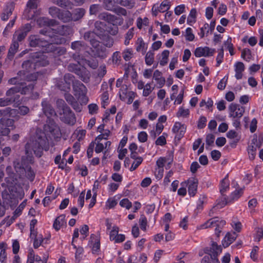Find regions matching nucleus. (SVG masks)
<instances>
[{
	"label": "nucleus",
	"instance_id": "nucleus-48",
	"mask_svg": "<svg viewBox=\"0 0 263 263\" xmlns=\"http://www.w3.org/2000/svg\"><path fill=\"white\" fill-rule=\"evenodd\" d=\"M257 147L256 146L249 145L248 148V152L250 160H254L255 158Z\"/></svg>",
	"mask_w": 263,
	"mask_h": 263
},
{
	"label": "nucleus",
	"instance_id": "nucleus-9",
	"mask_svg": "<svg viewBox=\"0 0 263 263\" xmlns=\"http://www.w3.org/2000/svg\"><path fill=\"white\" fill-rule=\"evenodd\" d=\"M13 123V120L11 119L1 118L0 120V133L2 136H6L10 133L8 128Z\"/></svg>",
	"mask_w": 263,
	"mask_h": 263
},
{
	"label": "nucleus",
	"instance_id": "nucleus-53",
	"mask_svg": "<svg viewBox=\"0 0 263 263\" xmlns=\"http://www.w3.org/2000/svg\"><path fill=\"white\" fill-rule=\"evenodd\" d=\"M112 12L115 13L118 15L126 16L127 15V11L125 9L120 7H115Z\"/></svg>",
	"mask_w": 263,
	"mask_h": 263
},
{
	"label": "nucleus",
	"instance_id": "nucleus-24",
	"mask_svg": "<svg viewBox=\"0 0 263 263\" xmlns=\"http://www.w3.org/2000/svg\"><path fill=\"white\" fill-rule=\"evenodd\" d=\"M34 88V85L33 84H30L28 85H26L24 82L21 83V85L18 86V88L20 89V92L22 95H26L32 92Z\"/></svg>",
	"mask_w": 263,
	"mask_h": 263
},
{
	"label": "nucleus",
	"instance_id": "nucleus-45",
	"mask_svg": "<svg viewBox=\"0 0 263 263\" xmlns=\"http://www.w3.org/2000/svg\"><path fill=\"white\" fill-rule=\"evenodd\" d=\"M102 41L103 45L108 48L112 47L114 43V39L109 35L104 36Z\"/></svg>",
	"mask_w": 263,
	"mask_h": 263
},
{
	"label": "nucleus",
	"instance_id": "nucleus-13",
	"mask_svg": "<svg viewBox=\"0 0 263 263\" xmlns=\"http://www.w3.org/2000/svg\"><path fill=\"white\" fill-rule=\"evenodd\" d=\"M20 90L18 86H14L6 91V96L12 100V103L17 102L20 101V96L18 93Z\"/></svg>",
	"mask_w": 263,
	"mask_h": 263
},
{
	"label": "nucleus",
	"instance_id": "nucleus-31",
	"mask_svg": "<svg viewBox=\"0 0 263 263\" xmlns=\"http://www.w3.org/2000/svg\"><path fill=\"white\" fill-rule=\"evenodd\" d=\"M85 11L83 8H77L71 13V20L74 21L81 19L84 15Z\"/></svg>",
	"mask_w": 263,
	"mask_h": 263
},
{
	"label": "nucleus",
	"instance_id": "nucleus-34",
	"mask_svg": "<svg viewBox=\"0 0 263 263\" xmlns=\"http://www.w3.org/2000/svg\"><path fill=\"white\" fill-rule=\"evenodd\" d=\"M99 1L102 3L104 9L107 11H112L116 6V2L114 0H99Z\"/></svg>",
	"mask_w": 263,
	"mask_h": 263
},
{
	"label": "nucleus",
	"instance_id": "nucleus-57",
	"mask_svg": "<svg viewBox=\"0 0 263 263\" xmlns=\"http://www.w3.org/2000/svg\"><path fill=\"white\" fill-rule=\"evenodd\" d=\"M101 10V7L98 4H93L90 5L89 8V13L91 15L96 14Z\"/></svg>",
	"mask_w": 263,
	"mask_h": 263
},
{
	"label": "nucleus",
	"instance_id": "nucleus-21",
	"mask_svg": "<svg viewBox=\"0 0 263 263\" xmlns=\"http://www.w3.org/2000/svg\"><path fill=\"white\" fill-rule=\"evenodd\" d=\"M237 234L235 232L232 233H228L224 238L222 241V245L224 248L228 247L231 245L236 238Z\"/></svg>",
	"mask_w": 263,
	"mask_h": 263
},
{
	"label": "nucleus",
	"instance_id": "nucleus-25",
	"mask_svg": "<svg viewBox=\"0 0 263 263\" xmlns=\"http://www.w3.org/2000/svg\"><path fill=\"white\" fill-rule=\"evenodd\" d=\"M23 158L22 157L21 161L18 159H16L13 161L14 168L19 175L24 174L26 166L23 163Z\"/></svg>",
	"mask_w": 263,
	"mask_h": 263
},
{
	"label": "nucleus",
	"instance_id": "nucleus-49",
	"mask_svg": "<svg viewBox=\"0 0 263 263\" xmlns=\"http://www.w3.org/2000/svg\"><path fill=\"white\" fill-rule=\"evenodd\" d=\"M23 80L22 77H20L17 74L16 77L12 78L8 80V83L11 85H14L15 86L21 85V83H22V80Z\"/></svg>",
	"mask_w": 263,
	"mask_h": 263
},
{
	"label": "nucleus",
	"instance_id": "nucleus-36",
	"mask_svg": "<svg viewBox=\"0 0 263 263\" xmlns=\"http://www.w3.org/2000/svg\"><path fill=\"white\" fill-rule=\"evenodd\" d=\"M215 218L216 221V223L215 224V227H216L215 230V234L217 237H219L220 233H221V230L224 226L226 224V222L224 220H219L218 217Z\"/></svg>",
	"mask_w": 263,
	"mask_h": 263
},
{
	"label": "nucleus",
	"instance_id": "nucleus-14",
	"mask_svg": "<svg viewBox=\"0 0 263 263\" xmlns=\"http://www.w3.org/2000/svg\"><path fill=\"white\" fill-rule=\"evenodd\" d=\"M172 131L176 134L175 139L180 140L184 136L186 131V126L180 122H176L173 127Z\"/></svg>",
	"mask_w": 263,
	"mask_h": 263
},
{
	"label": "nucleus",
	"instance_id": "nucleus-51",
	"mask_svg": "<svg viewBox=\"0 0 263 263\" xmlns=\"http://www.w3.org/2000/svg\"><path fill=\"white\" fill-rule=\"evenodd\" d=\"M61 9L58 8V7L53 6L49 8V14L54 18H58L60 12L61 11Z\"/></svg>",
	"mask_w": 263,
	"mask_h": 263
},
{
	"label": "nucleus",
	"instance_id": "nucleus-28",
	"mask_svg": "<svg viewBox=\"0 0 263 263\" xmlns=\"http://www.w3.org/2000/svg\"><path fill=\"white\" fill-rule=\"evenodd\" d=\"M77 80L75 79L74 77L70 73H66L64 76V81L66 83V87L65 88H63V89L64 90V91L68 92L70 89V84L72 83L73 84V82Z\"/></svg>",
	"mask_w": 263,
	"mask_h": 263
},
{
	"label": "nucleus",
	"instance_id": "nucleus-56",
	"mask_svg": "<svg viewBox=\"0 0 263 263\" xmlns=\"http://www.w3.org/2000/svg\"><path fill=\"white\" fill-rule=\"evenodd\" d=\"M224 45L227 46L230 54L233 55L234 54V48L233 45L232 43V39L231 37H229L227 40L224 42Z\"/></svg>",
	"mask_w": 263,
	"mask_h": 263
},
{
	"label": "nucleus",
	"instance_id": "nucleus-1",
	"mask_svg": "<svg viewBox=\"0 0 263 263\" xmlns=\"http://www.w3.org/2000/svg\"><path fill=\"white\" fill-rule=\"evenodd\" d=\"M25 147L27 154L31 153L32 151L36 157H41L43 155V150L48 151L49 145L47 139L45 137L40 136L27 142Z\"/></svg>",
	"mask_w": 263,
	"mask_h": 263
},
{
	"label": "nucleus",
	"instance_id": "nucleus-37",
	"mask_svg": "<svg viewBox=\"0 0 263 263\" xmlns=\"http://www.w3.org/2000/svg\"><path fill=\"white\" fill-rule=\"evenodd\" d=\"M26 36V33L19 29L14 32L13 35V39L16 40L17 42H21L25 39Z\"/></svg>",
	"mask_w": 263,
	"mask_h": 263
},
{
	"label": "nucleus",
	"instance_id": "nucleus-17",
	"mask_svg": "<svg viewBox=\"0 0 263 263\" xmlns=\"http://www.w3.org/2000/svg\"><path fill=\"white\" fill-rule=\"evenodd\" d=\"M198 180L195 177H192L188 180V192L191 196H194L197 193Z\"/></svg>",
	"mask_w": 263,
	"mask_h": 263
},
{
	"label": "nucleus",
	"instance_id": "nucleus-3",
	"mask_svg": "<svg viewBox=\"0 0 263 263\" xmlns=\"http://www.w3.org/2000/svg\"><path fill=\"white\" fill-rule=\"evenodd\" d=\"M68 70L76 74L84 83H88L90 81V73L84 67L77 64L70 63L68 66Z\"/></svg>",
	"mask_w": 263,
	"mask_h": 263
},
{
	"label": "nucleus",
	"instance_id": "nucleus-50",
	"mask_svg": "<svg viewBox=\"0 0 263 263\" xmlns=\"http://www.w3.org/2000/svg\"><path fill=\"white\" fill-rule=\"evenodd\" d=\"M209 25L208 23H204L203 26L200 28V32L198 34L200 35L201 38L204 37L205 34L208 35L209 32Z\"/></svg>",
	"mask_w": 263,
	"mask_h": 263
},
{
	"label": "nucleus",
	"instance_id": "nucleus-30",
	"mask_svg": "<svg viewBox=\"0 0 263 263\" xmlns=\"http://www.w3.org/2000/svg\"><path fill=\"white\" fill-rule=\"evenodd\" d=\"M14 6L13 4L11 3L8 4L5 9L4 12L2 14V20L3 21H7L9 18V16L12 14Z\"/></svg>",
	"mask_w": 263,
	"mask_h": 263
},
{
	"label": "nucleus",
	"instance_id": "nucleus-32",
	"mask_svg": "<svg viewBox=\"0 0 263 263\" xmlns=\"http://www.w3.org/2000/svg\"><path fill=\"white\" fill-rule=\"evenodd\" d=\"M153 78L157 81L159 85V87H162L165 84V80L164 78L162 77V73L158 70L155 71L154 73Z\"/></svg>",
	"mask_w": 263,
	"mask_h": 263
},
{
	"label": "nucleus",
	"instance_id": "nucleus-20",
	"mask_svg": "<svg viewBox=\"0 0 263 263\" xmlns=\"http://www.w3.org/2000/svg\"><path fill=\"white\" fill-rule=\"evenodd\" d=\"M65 215H61L54 220L53 227L56 231H59L62 227L64 226L66 222L65 221Z\"/></svg>",
	"mask_w": 263,
	"mask_h": 263
},
{
	"label": "nucleus",
	"instance_id": "nucleus-27",
	"mask_svg": "<svg viewBox=\"0 0 263 263\" xmlns=\"http://www.w3.org/2000/svg\"><path fill=\"white\" fill-rule=\"evenodd\" d=\"M19 47L18 42L16 40L12 39V43L10 45L8 53V57L11 59L13 58L14 54L16 53Z\"/></svg>",
	"mask_w": 263,
	"mask_h": 263
},
{
	"label": "nucleus",
	"instance_id": "nucleus-5",
	"mask_svg": "<svg viewBox=\"0 0 263 263\" xmlns=\"http://www.w3.org/2000/svg\"><path fill=\"white\" fill-rule=\"evenodd\" d=\"M53 30V29H52L51 28L43 29L40 31V33L45 35L46 36L49 37L50 40L49 42H51L52 43H53L55 45L62 44L65 43V38L59 36L56 34H53L52 33V31Z\"/></svg>",
	"mask_w": 263,
	"mask_h": 263
},
{
	"label": "nucleus",
	"instance_id": "nucleus-59",
	"mask_svg": "<svg viewBox=\"0 0 263 263\" xmlns=\"http://www.w3.org/2000/svg\"><path fill=\"white\" fill-rule=\"evenodd\" d=\"M185 39L187 41H193L195 38V35L192 32V29L189 27L185 31Z\"/></svg>",
	"mask_w": 263,
	"mask_h": 263
},
{
	"label": "nucleus",
	"instance_id": "nucleus-39",
	"mask_svg": "<svg viewBox=\"0 0 263 263\" xmlns=\"http://www.w3.org/2000/svg\"><path fill=\"white\" fill-rule=\"evenodd\" d=\"M138 46L136 47V50L138 52L141 51L143 54H144L146 52L145 44L141 38H138L137 40Z\"/></svg>",
	"mask_w": 263,
	"mask_h": 263
},
{
	"label": "nucleus",
	"instance_id": "nucleus-46",
	"mask_svg": "<svg viewBox=\"0 0 263 263\" xmlns=\"http://www.w3.org/2000/svg\"><path fill=\"white\" fill-rule=\"evenodd\" d=\"M169 54L170 51L168 50H165L162 52V59L159 62L161 66H164L167 63Z\"/></svg>",
	"mask_w": 263,
	"mask_h": 263
},
{
	"label": "nucleus",
	"instance_id": "nucleus-26",
	"mask_svg": "<svg viewBox=\"0 0 263 263\" xmlns=\"http://www.w3.org/2000/svg\"><path fill=\"white\" fill-rule=\"evenodd\" d=\"M245 70V65L241 62H237L235 65V77L237 80L241 79L242 77V72Z\"/></svg>",
	"mask_w": 263,
	"mask_h": 263
},
{
	"label": "nucleus",
	"instance_id": "nucleus-52",
	"mask_svg": "<svg viewBox=\"0 0 263 263\" xmlns=\"http://www.w3.org/2000/svg\"><path fill=\"white\" fill-rule=\"evenodd\" d=\"M170 8V2H162L159 7H157V11L160 12H164L168 10Z\"/></svg>",
	"mask_w": 263,
	"mask_h": 263
},
{
	"label": "nucleus",
	"instance_id": "nucleus-44",
	"mask_svg": "<svg viewBox=\"0 0 263 263\" xmlns=\"http://www.w3.org/2000/svg\"><path fill=\"white\" fill-rule=\"evenodd\" d=\"M134 28L129 29L125 35L124 44L128 45L129 44V41L134 37Z\"/></svg>",
	"mask_w": 263,
	"mask_h": 263
},
{
	"label": "nucleus",
	"instance_id": "nucleus-63",
	"mask_svg": "<svg viewBox=\"0 0 263 263\" xmlns=\"http://www.w3.org/2000/svg\"><path fill=\"white\" fill-rule=\"evenodd\" d=\"M147 223L146 218L143 215L141 216L139 219V224L142 230L145 231L146 230Z\"/></svg>",
	"mask_w": 263,
	"mask_h": 263
},
{
	"label": "nucleus",
	"instance_id": "nucleus-40",
	"mask_svg": "<svg viewBox=\"0 0 263 263\" xmlns=\"http://www.w3.org/2000/svg\"><path fill=\"white\" fill-rule=\"evenodd\" d=\"M24 172L26 173L27 178L32 181L35 177V173L29 165H26Z\"/></svg>",
	"mask_w": 263,
	"mask_h": 263
},
{
	"label": "nucleus",
	"instance_id": "nucleus-33",
	"mask_svg": "<svg viewBox=\"0 0 263 263\" xmlns=\"http://www.w3.org/2000/svg\"><path fill=\"white\" fill-rule=\"evenodd\" d=\"M58 18L63 22H68L71 20V13L68 10H61Z\"/></svg>",
	"mask_w": 263,
	"mask_h": 263
},
{
	"label": "nucleus",
	"instance_id": "nucleus-12",
	"mask_svg": "<svg viewBox=\"0 0 263 263\" xmlns=\"http://www.w3.org/2000/svg\"><path fill=\"white\" fill-rule=\"evenodd\" d=\"M45 130L47 133H49L54 139L60 137V128L53 121H50L49 124L45 126Z\"/></svg>",
	"mask_w": 263,
	"mask_h": 263
},
{
	"label": "nucleus",
	"instance_id": "nucleus-35",
	"mask_svg": "<svg viewBox=\"0 0 263 263\" xmlns=\"http://www.w3.org/2000/svg\"><path fill=\"white\" fill-rule=\"evenodd\" d=\"M229 189V181L228 180V174L221 181L220 192L223 196L224 193Z\"/></svg>",
	"mask_w": 263,
	"mask_h": 263
},
{
	"label": "nucleus",
	"instance_id": "nucleus-42",
	"mask_svg": "<svg viewBox=\"0 0 263 263\" xmlns=\"http://www.w3.org/2000/svg\"><path fill=\"white\" fill-rule=\"evenodd\" d=\"M196 9L195 8L192 9L187 19V23L189 25H191L192 23H194L196 22Z\"/></svg>",
	"mask_w": 263,
	"mask_h": 263
},
{
	"label": "nucleus",
	"instance_id": "nucleus-29",
	"mask_svg": "<svg viewBox=\"0 0 263 263\" xmlns=\"http://www.w3.org/2000/svg\"><path fill=\"white\" fill-rule=\"evenodd\" d=\"M105 24L104 23L102 22L99 21H96L94 24L95 29L94 31L97 34V36H100L102 34H103L104 31V27Z\"/></svg>",
	"mask_w": 263,
	"mask_h": 263
},
{
	"label": "nucleus",
	"instance_id": "nucleus-4",
	"mask_svg": "<svg viewBox=\"0 0 263 263\" xmlns=\"http://www.w3.org/2000/svg\"><path fill=\"white\" fill-rule=\"evenodd\" d=\"M72 88L75 96L77 97L78 99L82 98L87 101L86 98L87 89L82 83L78 80H75L73 82Z\"/></svg>",
	"mask_w": 263,
	"mask_h": 263
},
{
	"label": "nucleus",
	"instance_id": "nucleus-2",
	"mask_svg": "<svg viewBox=\"0 0 263 263\" xmlns=\"http://www.w3.org/2000/svg\"><path fill=\"white\" fill-rule=\"evenodd\" d=\"M222 248L215 242L212 241L209 247L204 249L205 255L201 261V263H220L218 256L221 253Z\"/></svg>",
	"mask_w": 263,
	"mask_h": 263
},
{
	"label": "nucleus",
	"instance_id": "nucleus-10",
	"mask_svg": "<svg viewBox=\"0 0 263 263\" xmlns=\"http://www.w3.org/2000/svg\"><path fill=\"white\" fill-rule=\"evenodd\" d=\"M48 64L47 61L41 62L39 60H36L35 62H33L30 60L24 61L22 64V68L24 69L23 71L30 72L35 68V66H45Z\"/></svg>",
	"mask_w": 263,
	"mask_h": 263
},
{
	"label": "nucleus",
	"instance_id": "nucleus-43",
	"mask_svg": "<svg viewBox=\"0 0 263 263\" xmlns=\"http://www.w3.org/2000/svg\"><path fill=\"white\" fill-rule=\"evenodd\" d=\"M122 57L125 61H129L133 55V51L131 48H127L122 52Z\"/></svg>",
	"mask_w": 263,
	"mask_h": 263
},
{
	"label": "nucleus",
	"instance_id": "nucleus-62",
	"mask_svg": "<svg viewBox=\"0 0 263 263\" xmlns=\"http://www.w3.org/2000/svg\"><path fill=\"white\" fill-rule=\"evenodd\" d=\"M164 135H167L166 134L163 133V135L159 137L156 140L155 143L157 145L163 146L166 143V138Z\"/></svg>",
	"mask_w": 263,
	"mask_h": 263
},
{
	"label": "nucleus",
	"instance_id": "nucleus-7",
	"mask_svg": "<svg viewBox=\"0 0 263 263\" xmlns=\"http://www.w3.org/2000/svg\"><path fill=\"white\" fill-rule=\"evenodd\" d=\"M62 120L66 124L73 125L76 122V118L74 114L72 112L70 107H66L62 114Z\"/></svg>",
	"mask_w": 263,
	"mask_h": 263
},
{
	"label": "nucleus",
	"instance_id": "nucleus-61",
	"mask_svg": "<svg viewBox=\"0 0 263 263\" xmlns=\"http://www.w3.org/2000/svg\"><path fill=\"white\" fill-rule=\"evenodd\" d=\"M45 47L46 48V50L47 52H53L58 49V47L55 45V44L52 43L51 42H49V41H47V45Z\"/></svg>",
	"mask_w": 263,
	"mask_h": 263
},
{
	"label": "nucleus",
	"instance_id": "nucleus-19",
	"mask_svg": "<svg viewBox=\"0 0 263 263\" xmlns=\"http://www.w3.org/2000/svg\"><path fill=\"white\" fill-rule=\"evenodd\" d=\"M71 48L74 50L76 53H80L82 51L85 49L86 46L84 42L77 41L71 43Z\"/></svg>",
	"mask_w": 263,
	"mask_h": 263
},
{
	"label": "nucleus",
	"instance_id": "nucleus-23",
	"mask_svg": "<svg viewBox=\"0 0 263 263\" xmlns=\"http://www.w3.org/2000/svg\"><path fill=\"white\" fill-rule=\"evenodd\" d=\"M17 74L20 77H22L23 80H25L28 82H33L37 80L39 73L36 72L26 75V73L24 71H19Z\"/></svg>",
	"mask_w": 263,
	"mask_h": 263
},
{
	"label": "nucleus",
	"instance_id": "nucleus-6",
	"mask_svg": "<svg viewBox=\"0 0 263 263\" xmlns=\"http://www.w3.org/2000/svg\"><path fill=\"white\" fill-rule=\"evenodd\" d=\"M96 35L95 31H88L84 33L83 39L89 42L91 46L98 51L101 49L102 46L100 45V42L95 38Z\"/></svg>",
	"mask_w": 263,
	"mask_h": 263
},
{
	"label": "nucleus",
	"instance_id": "nucleus-16",
	"mask_svg": "<svg viewBox=\"0 0 263 263\" xmlns=\"http://www.w3.org/2000/svg\"><path fill=\"white\" fill-rule=\"evenodd\" d=\"M42 106L44 114L48 118H49L53 116L56 115V113L54 108L46 100H44L42 101Z\"/></svg>",
	"mask_w": 263,
	"mask_h": 263
},
{
	"label": "nucleus",
	"instance_id": "nucleus-47",
	"mask_svg": "<svg viewBox=\"0 0 263 263\" xmlns=\"http://www.w3.org/2000/svg\"><path fill=\"white\" fill-rule=\"evenodd\" d=\"M111 58L114 64L118 66L121 64V57L119 51H116L114 52Z\"/></svg>",
	"mask_w": 263,
	"mask_h": 263
},
{
	"label": "nucleus",
	"instance_id": "nucleus-64",
	"mask_svg": "<svg viewBox=\"0 0 263 263\" xmlns=\"http://www.w3.org/2000/svg\"><path fill=\"white\" fill-rule=\"evenodd\" d=\"M120 205L123 208L129 210L132 206V202L127 198L122 199L120 201Z\"/></svg>",
	"mask_w": 263,
	"mask_h": 263
},
{
	"label": "nucleus",
	"instance_id": "nucleus-15",
	"mask_svg": "<svg viewBox=\"0 0 263 263\" xmlns=\"http://www.w3.org/2000/svg\"><path fill=\"white\" fill-rule=\"evenodd\" d=\"M215 49H211L209 47H198L195 49L194 54L196 57H209L214 54Z\"/></svg>",
	"mask_w": 263,
	"mask_h": 263
},
{
	"label": "nucleus",
	"instance_id": "nucleus-38",
	"mask_svg": "<svg viewBox=\"0 0 263 263\" xmlns=\"http://www.w3.org/2000/svg\"><path fill=\"white\" fill-rule=\"evenodd\" d=\"M145 63L147 65L150 66L153 64L154 61V52L153 51H148L145 57Z\"/></svg>",
	"mask_w": 263,
	"mask_h": 263
},
{
	"label": "nucleus",
	"instance_id": "nucleus-60",
	"mask_svg": "<svg viewBox=\"0 0 263 263\" xmlns=\"http://www.w3.org/2000/svg\"><path fill=\"white\" fill-rule=\"evenodd\" d=\"M142 161L143 158L142 157L137 158V160L134 161L132 163L129 168L130 171L133 172L142 163Z\"/></svg>",
	"mask_w": 263,
	"mask_h": 263
},
{
	"label": "nucleus",
	"instance_id": "nucleus-8",
	"mask_svg": "<svg viewBox=\"0 0 263 263\" xmlns=\"http://www.w3.org/2000/svg\"><path fill=\"white\" fill-rule=\"evenodd\" d=\"M229 109L230 117L235 119L240 118L245 112V108L243 107L233 103L230 104Z\"/></svg>",
	"mask_w": 263,
	"mask_h": 263
},
{
	"label": "nucleus",
	"instance_id": "nucleus-18",
	"mask_svg": "<svg viewBox=\"0 0 263 263\" xmlns=\"http://www.w3.org/2000/svg\"><path fill=\"white\" fill-rule=\"evenodd\" d=\"M98 17L99 20L105 21L108 23H113L117 20L116 16L107 12L100 13Z\"/></svg>",
	"mask_w": 263,
	"mask_h": 263
},
{
	"label": "nucleus",
	"instance_id": "nucleus-11",
	"mask_svg": "<svg viewBox=\"0 0 263 263\" xmlns=\"http://www.w3.org/2000/svg\"><path fill=\"white\" fill-rule=\"evenodd\" d=\"M29 45L32 47H44L47 45L46 39H41L37 35H31L28 38Z\"/></svg>",
	"mask_w": 263,
	"mask_h": 263
},
{
	"label": "nucleus",
	"instance_id": "nucleus-41",
	"mask_svg": "<svg viewBox=\"0 0 263 263\" xmlns=\"http://www.w3.org/2000/svg\"><path fill=\"white\" fill-rule=\"evenodd\" d=\"M216 223V218L214 217L206 221L203 224L200 226V229H205L211 227H215V224Z\"/></svg>",
	"mask_w": 263,
	"mask_h": 263
},
{
	"label": "nucleus",
	"instance_id": "nucleus-54",
	"mask_svg": "<svg viewBox=\"0 0 263 263\" xmlns=\"http://www.w3.org/2000/svg\"><path fill=\"white\" fill-rule=\"evenodd\" d=\"M117 4L128 8H132L134 6V3L131 0H119Z\"/></svg>",
	"mask_w": 263,
	"mask_h": 263
},
{
	"label": "nucleus",
	"instance_id": "nucleus-22",
	"mask_svg": "<svg viewBox=\"0 0 263 263\" xmlns=\"http://www.w3.org/2000/svg\"><path fill=\"white\" fill-rule=\"evenodd\" d=\"M54 30L55 34H59L61 35H67L71 33V28L68 25L60 26Z\"/></svg>",
	"mask_w": 263,
	"mask_h": 263
},
{
	"label": "nucleus",
	"instance_id": "nucleus-55",
	"mask_svg": "<svg viewBox=\"0 0 263 263\" xmlns=\"http://www.w3.org/2000/svg\"><path fill=\"white\" fill-rule=\"evenodd\" d=\"M243 194V189L240 188L238 190H236L231 195L232 200H236L238 199Z\"/></svg>",
	"mask_w": 263,
	"mask_h": 263
},
{
	"label": "nucleus",
	"instance_id": "nucleus-58",
	"mask_svg": "<svg viewBox=\"0 0 263 263\" xmlns=\"http://www.w3.org/2000/svg\"><path fill=\"white\" fill-rule=\"evenodd\" d=\"M241 58L247 61H249L251 59V52L249 49H244L241 52Z\"/></svg>",
	"mask_w": 263,
	"mask_h": 263
}]
</instances>
